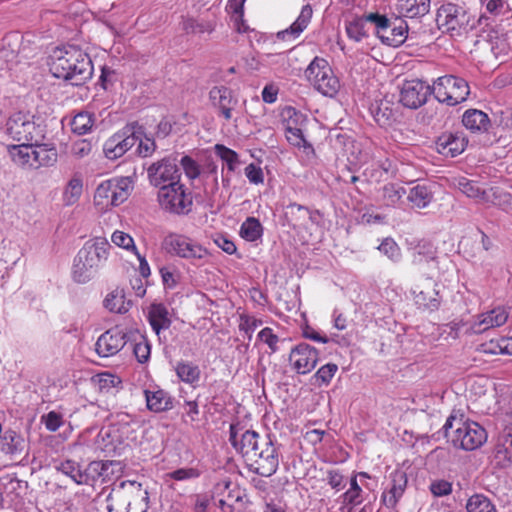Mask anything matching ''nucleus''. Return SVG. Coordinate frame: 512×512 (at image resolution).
<instances>
[{"instance_id": "f257e3e1", "label": "nucleus", "mask_w": 512, "mask_h": 512, "mask_svg": "<svg viewBox=\"0 0 512 512\" xmlns=\"http://www.w3.org/2000/svg\"><path fill=\"white\" fill-rule=\"evenodd\" d=\"M229 441L245 459L250 471L270 477L279 466V450L270 434L260 435L254 430H244L238 424L230 425Z\"/></svg>"}, {"instance_id": "f03ea898", "label": "nucleus", "mask_w": 512, "mask_h": 512, "mask_svg": "<svg viewBox=\"0 0 512 512\" xmlns=\"http://www.w3.org/2000/svg\"><path fill=\"white\" fill-rule=\"evenodd\" d=\"M47 64L54 77L69 81L76 86L85 83L93 74L91 58L74 45L54 48L48 57Z\"/></svg>"}, {"instance_id": "7ed1b4c3", "label": "nucleus", "mask_w": 512, "mask_h": 512, "mask_svg": "<svg viewBox=\"0 0 512 512\" xmlns=\"http://www.w3.org/2000/svg\"><path fill=\"white\" fill-rule=\"evenodd\" d=\"M444 436L457 449L473 451L487 441V432L479 423L450 415L443 428Z\"/></svg>"}, {"instance_id": "20e7f679", "label": "nucleus", "mask_w": 512, "mask_h": 512, "mask_svg": "<svg viewBox=\"0 0 512 512\" xmlns=\"http://www.w3.org/2000/svg\"><path fill=\"white\" fill-rule=\"evenodd\" d=\"M5 134L14 142L38 144L44 140L45 130L28 112H14L5 123Z\"/></svg>"}, {"instance_id": "39448f33", "label": "nucleus", "mask_w": 512, "mask_h": 512, "mask_svg": "<svg viewBox=\"0 0 512 512\" xmlns=\"http://www.w3.org/2000/svg\"><path fill=\"white\" fill-rule=\"evenodd\" d=\"M436 23L439 29L452 37L466 34L476 26L474 17L464 7L453 3L441 5Z\"/></svg>"}, {"instance_id": "423d86ee", "label": "nucleus", "mask_w": 512, "mask_h": 512, "mask_svg": "<svg viewBox=\"0 0 512 512\" xmlns=\"http://www.w3.org/2000/svg\"><path fill=\"white\" fill-rule=\"evenodd\" d=\"M128 489L114 491L107 498L108 512H146L148 509V492L137 482H129Z\"/></svg>"}, {"instance_id": "0eeeda50", "label": "nucleus", "mask_w": 512, "mask_h": 512, "mask_svg": "<svg viewBox=\"0 0 512 512\" xmlns=\"http://www.w3.org/2000/svg\"><path fill=\"white\" fill-rule=\"evenodd\" d=\"M305 76L313 87L324 96L334 97L340 89L338 77L324 58L315 57L306 68Z\"/></svg>"}, {"instance_id": "6e6552de", "label": "nucleus", "mask_w": 512, "mask_h": 512, "mask_svg": "<svg viewBox=\"0 0 512 512\" xmlns=\"http://www.w3.org/2000/svg\"><path fill=\"white\" fill-rule=\"evenodd\" d=\"M164 247L169 254L186 259L196 266L204 265L209 256L205 247L181 234H170L165 237Z\"/></svg>"}, {"instance_id": "1a4fd4ad", "label": "nucleus", "mask_w": 512, "mask_h": 512, "mask_svg": "<svg viewBox=\"0 0 512 512\" xmlns=\"http://www.w3.org/2000/svg\"><path fill=\"white\" fill-rule=\"evenodd\" d=\"M431 91L439 102L449 106L464 102L470 94L468 82L454 75L439 77L431 86Z\"/></svg>"}, {"instance_id": "9d476101", "label": "nucleus", "mask_w": 512, "mask_h": 512, "mask_svg": "<svg viewBox=\"0 0 512 512\" xmlns=\"http://www.w3.org/2000/svg\"><path fill=\"white\" fill-rule=\"evenodd\" d=\"M132 190L129 177L112 178L98 185L94 193V203L97 206H119L126 201Z\"/></svg>"}, {"instance_id": "9b49d317", "label": "nucleus", "mask_w": 512, "mask_h": 512, "mask_svg": "<svg viewBox=\"0 0 512 512\" xmlns=\"http://www.w3.org/2000/svg\"><path fill=\"white\" fill-rule=\"evenodd\" d=\"M158 201L164 210L178 215L188 214L193 205L191 193L180 180L161 187L158 191Z\"/></svg>"}, {"instance_id": "f8f14e48", "label": "nucleus", "mask_w": 512, "mask_h": 512, "mask_svg": "<svg viewBox=\"0 0 512 512\" xmlns=\"http://www.w3.org/2000/svg\"><path fill=\"white\" fill-rule=\"evenodd\" d=\"M141 136H144L141 125L136 122L126 125L106 140L103 146L105 156L111 160L120 158L138 142Z\"/></svg>"}, {"instance_id": "ddd939ff", "label": "nucleus", "mask_w": 512, "mask_h": 512, "mask_svg": "<svg viewBox=\"0 0 512 512\" xmlns=\"http://www.w3.org/2000/svg\"><path fill=\"white\" fill-rule=\"evenodd\" d=\"M147 176L152 186L161 189L164 185L179 181L181 172L176 158L168 156L153 162L147 168Z\"/></svg>"}, {"instance_id": "4468645a", "label": "nucleus", "mask_w": 512, "mask_h": 512, "mask_svg": "<svg viewBox=\"0 0 512 512\" xmlns=\"http://www.w3.org/2000/svg\"><path fill=\"white\" fill-rule=\"evenodd\" d=\"M432 94L431 86L419 79L407 80L400 91V102L404 107L417 109L424 105Z\"/></svg>"}, {"instance_id": "2eb2a0df", "label": "nucleus", "mask_w": 512, "mask_h": 512, "mask_svg": "<svg viewBox=\"0 0 512 512\" xmlns=\"http://www.w3.org/2000/svg\"><path fill=\"white\" fill-rule=\"evenodd\" d=\"M110 245L105 238H95L87 241L76 255L78 261L88 264L90 268L99 269L101 263L107 259Z\"/></svg>"}, {"instance_id": "dca6fc26", "label": "nucleus", "mask_w": 512, "mask_h": 512, "mask_svg": "<svg viewBox=\"0 0 512 512\" xmlns=\"http://www.w3.org/2000/svg\"><path fill=\"white\" fill-rule=\"evenodd\" d=\"M318 351L307 343H300L292 348L289 362L299 374L312 371L318 362Z\"/></svg>"}, {"instance_id": "f3484780", "label": "nucleus", "mask_w": 512, "mask_h": 512, "mask_svg": "<svg viewBox=\"0 0 512 512\" xmlns=\"http://www.w3.org/2000/svg\"><path fill=\"white\" fill-rule=\"evenodd\" d=\"M126 344V334L118 328L105 331L97 340L95 350L100 357L117 354Z\"/></svg>"}, {"instance_id": "a211bd4d", "label": "nucleus", "mask_w": 512, "mask_h": 512, "mask_svg": "<svg viewBox=\"0 0 512 512\" xmlns=\"http://www.w3.org/2000/svg\"><path fill=\"white\" fill-rule=\"evenodd\" d=\"M209 99L214 108L223 116L225 120L232 118V110L237 105L238 100L234 98L233 91L226 86H214L209 91Z\"/></svg>"}, {"instance_id": "6ab92c4d", "label": "nucleus", "mask_w": 512, "mask_h": 512, "mask_svg": "<svg viewBox=\"0 0 512 512\" xmlns=\"http://www.w3.org/2000/svg\"><path fill=\"white\" fill-rule=\"evenodd\" d=\"M466 146L467 140L458 133H443L435 141L436 151L445 157H456Z\"/></svg>"}, {"instance_id": "aec40b11", "label": "nucleus", "mask_w": 512, "mask_h": 512, "mask_svg": "<svg viewBox=\"0 0 512 512\" xmlns=\"http://www.w3.org/2000/svg\"><path fill=\"white\" fill-rule=\"evenodd\" d=\"M390 487L386 492L382 494V503L388 508H395L399 499L402 497L407 487V475L405 472L396 470L393 471L390 476Z\"/></svg>"}, {"instance_id": "412c9836", "label": "nucleus", "mask_w": 512, "mask_h": 512, "mask_svg": "<svg viewBox=\"0 0 512 512\" xmlns=\"http://www.w3.org/2000/svg\"><path fill=\"white\" fill-rule=\"evenodd\" d=\"M507 319L508 312L505 308L497 307L491 311L482 313L478 320L472 324L471 330L476 334H480L491 328L502 326L506 323Z\"/></svg>"}, {"instance_id": "4be33fe9", "label": "nucleus", "mask_w": 512, "mask_h": 512, "mask_svg": "<svg viewBox=\"0 0 512 512\" xmlns=\"http://www.w3.org/2000/svg\"><path fill=\"white\" fill-rule=\"evenodd\" d=\"M286 114L289 117V120L285 126L287 141L299 148H311V145L307 142L303 135L302 129L297 127L299 119H304L303 115L298 113L294 108H288L286 110Z\"/></svg>"}, {"instance_id": "5701e85b", "label": "nucleus", "mask_w": 512, "mask_h": 512, "mask_svg": "<svg viewBox=\"0 0 512 512\" xmlns=\"http://www.w3.org/2000/svg\"><path fill=\"white\" fill-rule=\"evenodd\" d=\"M312 15V7L309 4L304 5L297 19L287 29L276 34L277 39L286 41L298 38L309 25Z\"/></svg>"}, {"instance_id": "b1692460", "label": "nucleus", "mask_w": 512, "mask_h": 512, "mask_svg": "<svg viewBox=\"0 0 512 512\" xmlns=\"http://www.w3.org/2000/svg\"><path fill=\"white\" fill-rule=\"evenodd\" d=\"M148 321L152 330L160 335L162 330H167L172 324L169 310L163 303H152L148 308Z\"/></svg>"}, {"instance_id": "393cba45", "label": "nucleus", "mask_w": 512, "mask_h": 512, "mask_svg": "<svg viewBox=\"0 0 512 512\" xmlns=\"http://www.w3.org/2000/svg\"><path fill=\"white\" fill-rule=\"evenodd\" d=\"M493 457L502 468L512 462V428H505L494 447Z\"/></svg>"}, {"instance_id": "a878e982", "label": "nucleus", "mask_w": 512, "mask_h": 512, "mask_svg": "<svg viewBox=\"0 0 512 512\" xmlns=\"http://www.w3.org/2000/svg\"><path fill=\"white\" fill-rule=\"evenodd\" d=\"M363 175L370 183H380L396 176V170L391 160L385 159L372 163L365 168Z\"/></svg>"}, {"instance_id": "bb28decb", "label": "nucleus", "mask_w": 512, "mask_h": 512, "mask_svg": "<svg viewBox=\"0 0 512 512\" xmlns=\"http://www.w3.org/2000/svg\"><path fill=\"white\" fill-rule=\"evenodd\" d=\"M408 25L401 18H395L391 21L387 30H384L381 41L389 46L398 47L407 38Z\"/></svg>"}, {"instance_id": "cd10ccee", "label": "nucleus", "mask_w": 512, "mask_h": 512, "mask_svg": "<svg viewBox=\"0 0 512 512\" xmlns=\"http://www.w3.org/2000/svg\"><path fill=\"white\" fill-rule=\"evenodd\" d=\"M31 168L38 169L42 166H51L57 161V151L50 144L42 142L33 145L31 150Z\"/></svg>"}, {"instance_id": "c85d7f7f", "label": "nucleus", "mask_w": 512, "mask_h": 512, "mask_svg": "<svg viewBox=\"0 0 512 512\" xmlns=\"http://www.w3.org/2000/svg\"><path fill=\"white\" fill-rule=\"evenodd\" d=\"M415 303L423 309L437 310L440 306L438 291L431 282H428L423 289L413 290Z\"/></svg>"}, {"instance_id": "c756f323", "label": "nucleus", "mask_w": 512, "mask_h": 512, "mask_svg": "<svg viewBox=\"0 0 512 512\" xmlns=\"http://www.w3.org/2000/svg\"><path fill=\"white\" fill-rule=\"evenodd\" d=\"M397 10L403 17H422L430 10V0H398Z\"/></svg>"}, {"instance_id": "7c9ffc66", "label": "nucleus", "mask_w": 512, "mask_h": 512, "mask_svg": "<svg viewBox=\"0 0 512 512\" xmlns=\"http://www.w3.org/2000/svg\"><path fill=\"white\" fill-rule=\"evenodd\" d=\"M462 123L472 132H485L490 126V119L481 110L469 109L463 114Z\"/></svg>"}, {"instance_id": "2f4dec72", "label": "nucleus", "mask_w": 512, "mask_h": 512, "mask_svg": "<svg viewBox=\"0 0 512 512\" xmlns=\"http://www.w3.org/2000/svg\"><path fill=\"white\" fill-rule=\"evenodd\" d=\"M147 408L150 411L159 413L172 408V400L167 392L158 389L156 391L145 390Z\"/></svg>"}, {"instance_id": "473e14b6", "label": "nucleus", "mask_w": 512, "mask_h": 512, "mask_svg": "<svg viewBox=\"0 0 512 512\" xmlns=\"http://www.w3.org/2000/svg\"><path fill=\"white\" fill-rule=\"evenodd\" d=\"M406 194L404 187L394 183H387L381 188L380 201L383 206L395 208L401 202Z\"/></svg>"}, {"instance_id": "72a5a7b5", "label": "nucleus", "mask_w": 512, "mask_h": 512, "mask_svg": "<svg viewBox=\"0 0 512 512\" xmlns=\"http://www.w3.org/2000/svg\"><path fill=\"white\" fill-rule=\"evenodd\" d=\"M407 200L412 207L422 209L427 207L433 200V192L425 184H417L412 187L407 195Z\"/></svg>"}, {"instance_id": "f704fd0d", "label": "nucleus", "mask_w": 512, "mask_h": 512, "mask_svg": "<svg viewBox=\"0 0 512 512\" xmlns=\"http://www.w3.org/2000/svg\"><path fill=\"white\" fill-rule=\"evenodd\" d=\"M1 450L5 454L16 455L20 454L25 446L23 437L13 430H7L3 436L0 437Z\"/></svg>"}, {"instance_id": "c9c22d12", "label": "nucleus", "mask_w": 512, "mask_h": 512, "mask_svg": "<svg viewBox=\"0 0 512 512\" xmlns=\"http://www.w3.org/2000/svg\"><path fill=\"white\" fill-rule=\"evenodd\" d=\"M34 144H11L7 146V151L12 161L22 167L31 168V150Z\"/></svg>"}, {"instance_id": "e433bc0d", "label": "nucleus", "mask_w": 512, "mask_h": 512, "mask_svg": "<svg viewBox=\"0 0 512 512\" xmlns=\"http://www.w3.org/2000/svg\"><path fill=\"white\" fill-rule=\"evenodd\" d=\"M216 23L214 20L204 18H185L182 21V29L187 34H202L212 33L215 29Z\"/></svg>"}, {"instance_id": "4c0bfd02", "label": "nucleus", "mask_w": 512, "mask_h": 512, "mask_svg": "<svg viewBox=\"0 0 512 512\" xmlns=\"http://www.w3.org/2000/svg\"><path fill=\"white\" fill-rule=\"evenodd\" d=\"M465 507L467 512H497L496 506L491 499L481 493L470 496Z\"/></svg>"}, {"instance_id": "58836bf2", "label": "nucleus", "mask_w": 512, "mask_h": 512, "mask_svg": "<svg viewBox=\"0 0 512 512\" xmlns=\"http://www.w3.org/2000/svg\"><path fill=\"white\" fill-rule=\"evenodd\" d=\"M263 235V226L259 219L248 217L240 227V236L246 241L254 242Z\"/></svg>"}, {"instance_id": "ea45409f", "label": "nucleus", "mask_w": 512, "mask_h": 512, "mask_svg": "<svg viewBox=\"0 0 512 512\" xmlns=\"http://www.w3.org/2000/svg\"><path fill=\"white\" fill-rule=\"evenodd\" d=\"M175 370L177 376L185 383L193 384L200 379V369L193 363L184 361L178 362Z\"/></svg>"}, {"instance_id": "a19ab883", "label": "nucleus", "mask_w": 512, "mask_h": 512, "mask_svg": "<svg viewBox=\"0 0 512 512\" xmlns=\"http://www.w3.org/2000/svg\"><path fill=\"white\" fill-rule=\"evenodd\" d=\"M56 468L58 471L69 476L77 484H84L87 482V474L83 473L80 465L73 460L63 461Z\"/></svg>"}, {"instance_id": "79ce46f5", "label": "nucleus", "mask_w": 512, "mask_h": 512, "mask_svg": "<svg viewBox=\"0 0 512 512\" xmlns=\"http://www.w3.org/2000/svg\"><path fill=\"white\" fill-rule=\"evenodd\" d=\"M104 306L111 312L124 314L129 310L131 302L125 301L124 294L119 292H112L105 298Z\"/></svg>"}, {"instance_id": "37998d69", "label": "nucleus", "mask_w": 512, "mask_h": 512, "mask_svg": "<svg viewBox=\"0 0 512 512\" xmlns=\"http://www.w3.org/2000/svg\"><path fill=\"white\" fill-rule=\"evenodd\" d=\"M98 270L94 268H90L88 264L78 261V258L75 257L73 263L72 277L73 280L77 283H87L89 282L97 273Z\"/></svg>"}, {"instance_id": "c03bdc74", "label": "nucleus", "mask_w": 512, "mask_h": 512, "mask_svg": "<svg viewBox=\"0 0 512 512\" xmlns=\"http://www.w3.org/2000/svg\"><path fill=\"white\" fill-rule=\"evenodd\" d=\"M363 490L357 482V475L350 479L349 489L342 494L343 503L350 506H357L363 502Z\"/></svg>"}, {"instance_id": "a18cd8bd", "label": "nucleus", "mask_w": 512, "mask_h": 512, "mask_svg": "<svg viewBox=\"0 0 512 512\" xmlns=\"http://www.w3.org/2000/svg\"><path fill=\"white\" fill-rule=\"evenodd\" d=\"M436 248L430 242H419L413 250V262L418 264L422 261H430L436 259Z\"/></svg>"}, {"instance_id": "49530a36", "label": "nucleus", "mask_w": 512, "mask_h": 512, "mask_svg": "<svg viewBox=\"0 0 512 512\" xmlns=\"http://www.w3.org/2000/svg\"><path fill=\"white\" fill-rule=\"evenodd\" d=\"M458 187L467 197L481 199L484 201L489 200V196L486 191L483 190L475 181L462 179L459 181Z\"/></svg>"}, {"instance_id": "de8ad7c7", "label": "nucleus", "mask_w": 512, "mask_h": 512, "mask_svg": "<svg viewBox=\"0 0 512 512\" xmlns=\"http://www.w3.org/2000/svg\"><path fill=\"white\" fill-rule=\"evenodd\" d=\"M94 119L88 112L78 113L71 121V129L78 135L86 134L91 130Z\"/></svg>"}, {"instance_id": "09e8293b", "label": "nucleus", "mask_w": 512, "mask_h": 512, "mask_svg": "<svg viewBox=\"0 0 512 512\" xmlns=\"http://www.w3.org/2000/svg\"><path fill=\"white\" fill-rule=\"evenodd\" d=\"M83 191L82 180L78 177H73L67 184L64 191V202L66 205H72L78 201Z\"/></svg>"}, {"instance_id": "8fccbe9b", "label": "nucleus", "mask_w": 512, "mask_h": 512, "mask_svg": "<svg viewBox=\"0 0 512 512\" xmlns=\"http://www.w3.org/2000/svg\"><path fill=\"white\" fill-rule=\"evenodd\" d=\"M215 152L217 156L221 158V160L227 165L229 171L233 172L236 169L237 164L239 163L238 154L226 146L222 144H217L215 146Z\"/></svg>"}, {"instance_id": "3c124183", "label": "nucleus", "mask_w": 512, "mask_h": 512, "mask_svg": "<svg viewBox=\"0 0 512 512\" xmlns=\"http://www.w3.org/2000/svg\"><path fill=\"white\" fill-rule=\"evenodd\" d=\"M239 501H242V492L233 484L226 496L219 499V507L224 512H234V503Z\"/></svg>"}, {"instance_id": "603ef678", "label": "nucleus", "mask_w": 512, "mask_h": 512, "mask_svg": "<svg viewBox=\"0 0 512 512\" xmlns=\"http://www.w3.org/2000/svg\"><path fill=\"white\" fill-rule=\"evenodd\" d=\"M262 323V320L257 319L254 316L242 314L240 315L239 330L243 331L250 341L252 339L253 332L257 327L261 326Z\"/></svg>"}, {"instance_id": "864d4df0", "label": "nucleus", "mask_w": 512, "mask_h": 512, "mask_svg": "<svg viewBox=\"0 0 512 512\" xmlns=\"http://www.w3.org/2000/svg\"><path fill=\"white\" fill-rule=\"evenodd\" d=\"M375 121L380 126L388 125L393 117L392 110L387 106V103L381 102L379 105L371 109Z\"/></svg>"}, {"instance_id": "5fc2aeb1", "label": "nucleus", "mask_w": 512, "mask_h": 512, "mask_svg": "<svg viewBox=\"0 0 512 512\" xmlns=\"http://www.w3.org/2000/svg\"><path fill=\"white\" fill-rule=\"evenodd\" d=\"M458 246L459 249L463 251V253L467 254L469 257H475L477 252L480 250L477 235H469L463 237L460 240Z\"/></svg>"}, {"instance_id": "6e6d98bb", "label": "nucleus", "mask_w": 512, "mask_h": 512, "mask_svg": "<svg viewBox=\"0 0 512 512\" xmlns=\"http://www.w3.org/2000/svg\"><path fill=\"white\" fill-rule=\"evenodd\" d=\"M111 241L125 250L137 251L133 238L123 231L116 230L111 236Z\"/></svg>"}, {"instance_id": "4d7b16f0", "label": "nucleus", "mask_w": 512, "mask_h": 512, "mask_svg": "<svg viewBox=\"0 0 512 512\" xmlns=\"http://www.w3.org/2000/svg\"><path fill=\"white\" fill-rule=\"evenodd\" d=\"M346 32L350 39H353L357 42L361 41L363 37L366 36L365 21L362 19H358L349 22L348 25L346 26Z\"/></svg>"}, {"instance_id": "13d9d810", "label": "nucleus", "mask_w": 512, "mask_h": 512, "mask_svg": "<svg viewBox=\"0 0 512 512\" xmlns=\"http://www.w3.org/2000/svg\"><path fill=\"white\" fill-rule=\"evenodd\" d=\"M378 249L393 261H397L400 258V248L392 238L384 239Z\"/></svg>"}, {"instance_id": "bf43d9fd", "label": "nucleus", "mask_w": 512, "mask_h": 512, "mask_svg": "<svg viewBox=\"0 0 512 512\" xmlns=\"http://www.w3.org/2000/svg\"><path fill=\"white\" fill-rule=\"evenodd\" d=\"M491 202L505 212H512V195L507 192H493Z\"/></svg>"}, {"instance_id": "052dcab7", "label": "nucleus", "mask_w": 512, "mask_h": 512, "mask_svg": "<svg viewBox=\"0 0 512 512\" xmlns=\"http://www.w3.org/2000/svg\"><path fill=\"white\" fill-rule=\"evenodd\" d=\"M42 422L45 424L47 430L55 432L63 425V418L60 413L50 411L42 416Z\"/></svg>"}, {"instance_id": "680f3d73", "label": "nucleus", "mask_w": 512, "mask_h": 512, "mask_svg": "<svg viewBox=\"0 0 512 512\" xmlns=\"http://www.w3.org/2000/svg\"><path fill=\"white\" fill-rule=\"evenodd\" d=\"M337 370L338 366L336 364L328 363L319 368L314 377L317 379V381H320L323 384H328L334 377Z\"/></svg>"}, {"instance_id": "e2e57ef3", "label": "nucleus", "mask_w": 512, "mask_h": 512, "mask_svg": "<svg viewBox=\"0 0 512 512\" xmlns=\"http://www.w3.org/2000/svg\"><path fill=\"white\" fill-rule=\"evenodd\" d=\"M213 496L207 493H200L191 496L193 501V512H207Z\"/></svg>"}, {"instance_id": "0e129e2a", "label": "nucleus", "mask_w": 512, "mask_h": 512, "mask_svg": "<svg viewBox=\"0 0 512 512\" xmlns=\"http://www.w3.org/2000/svg\"><path fill=\"white\" fill-rule=\"evenodd\" d=\"M258 338L264 343H266L272 352H276L278 350L277 343L279 342V337L273 333V330L271 328H263L258 333Z\"/></svg>"}, {"instance_id": "69168bd1", "label": "nucleus", "mask_w": 512, "mask_h": 512, "mask_svg": "<svg viewBox=\"0 0 512 512\" xmlns=\"http://www.w3.org/2000/svg\"><path fill=\"white\" fill-rule=\"evenodd\" d=\"M245 175L252 184H262L264 182V174L260 166L250 163L245 168Z\"/></svg>"}, {"instance_id": "338daca9", "label": "nucleus", "mask_w": 512, "mask_h": 512, "mask_svg": "<svg viewBox=\"0 0 512 512\" xmlns=\"http://www.w3.org/2000/svg\"><path fill=\"white\" fill-rule=\"evenodd\" d=\"M180 163L185 171V174L190 179H195L199 176L200 170L199 166L197 165L196 161H194L189 156H184L180 160Z\"/></svg>"}, {"instance_id": "774afa93", "label": "nucleus", "mask_w": 512, "mask_h": 512, "mask_svg": "<svg viewBox=\"0 0 512 512\" xmlns=\"http://www.w3.org/2000/svg\"><path fill=\"white\" fill-rule=\"evenodd\" d=\"M133 352L140 363H145L150 357V345L145 339H142L134 345Z\"/></svg>"}]
</instances>
